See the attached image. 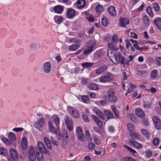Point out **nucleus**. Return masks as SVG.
Returning <instances> with one entry per match:
<instances>
[{
	"label": "nucleus",
	"mask_w": 161,
	"mask_h": 161,
	"mask_svg": "<svg viewBox=\"0 0 161 161\" xmlns=\"http://www.w3.org/2000/svg\"><path fill=\"white\" fill-rule=\"evenodd\" d=\"M112 52V51H109L108 56L112 61L115 64H118V62H119L123 64L126 65L129 64V63L133 62V57L132 56H129L130 59L129 60L125 58L119 52L116 53L115 54H114Z\"/></svg>",
	"instance_id": "obj_1"
},
{
	"label": "nucleus",
	"mask_w": 161,
	"mask_h": 161,
	"mask_svg": "<svg viewBox=\"0 0 161 161\" xmlns=\"http://www.w3.org/2000/svg\"><path fill=\"white\" fill-rule=\"evenodd\" d=\"M108 96H105L104 98L106 101L111 103L116 102L117 98L114 94V92L113 89H110L108 91Z\"/></svg>",
	"instance_id": "obj_2"
},
{
	"label": "nucleus",
	"mask_w": 161,
	"mask_h": 161,
	"mask_svg": "<svg viewBox=\"0 0 161 161\" xmlns=\"http://www.w3.org/2000/svg\"><path fill=\"white\" fill-rule=\"evenodd\" d=\"M45 124V120L43 117H41L37 121L35 122L34 126L36 130L39 131H41L43 130Z\"/></svg>",
	"instance_id": "obj_3"
},
{
	"label": "nucleus",
	"mask_w": 161,
	"mask_h": 161,
	"mask_svg": "<svg viewBox=\"0 0 161 161\" xmlns=\"http://www.w3.org/2000/svg\"><path fill=\"white\" fill-rule=\"evenodd\" d=\"M28 158L30 161H35L36 159V154L34 147L30 146L28 152Z\"/></svg>",
	"instance_id": "obj_4"
},
{
	"label": "nucleus",
	"mask_w": 161,
	"mask_h": 161,
	"mask_svg": "<svg viewBox=\"0 0 161 161\" xmlns=\"http://www.w3.org/2000/svg\"><path fill=\"white\" fill-rule=\"evenodd\" d=\"M51 69V64L49 62H47L44 63L40 69L42 72H44L46 73L50 72Z\"/></svg>",
	"instance_id": "obj_5"
},
{
	"label": "nucleus",
	"mask_w": 161,
	"mask_h": 161,
	"mask_svg": "<svg viewBox=\"0 0 161 161\" xmlns=\"http://www.w3.org/2000/svg\"><path fill=\"white\" fill-rule=\"evenodd\" d=\"M37 145V146L35 147V149H38L40 153L41 152L44 154H46L47 153V150L45 146L42 142H38Z\"/></svg>",
	"instance_id": "obj_6"
},
{
	"label": "nucleus",
	"mask_w": 161,
	"mask_h": 161,
	"mask_svg": "<svg viewBox=\"0 0 161 161\" xmlns=\"http://www.w3.org/2000/svg\"><path fill=\"white\" fill-rule=\"evenodd\" d=\"M112 74L108 72L107 75L101 77L99 81L102 82H110L112 80Z\"/></svg>",
	"instance_id": "obj_7"
},
{
	"label": "nucleus",
	"mask_w": 161,
	"mask_h": 161,
	"mask_svg": "<svg viewBox=\"0 0 161 161\" xmlns=\"http://www.w3.org/2000/svg\"><path fill=\"white\" fill-rule=\"evenodd\" d=\"M76 135L80 140L83 142L84 140L85 136L82 129L80 127H78L76 130Z\"/></svg>",
	"instance_id": "obj_8"
},
{
	"label": "nucleus",
	"mask_w": 161,
	"mask_h": 161,
	"mask_svg": "<svg viewBox=\"0 0 161 161\" xmlns=\"http://www.w3.org/2000/svg\"><path fill=\"white\" fill-rule=\"evenodd\" d=\"M66 127L69 131H71L73 128V125L72 120L69 119L68 116L64 119Z\"/></svg>",
	"instance_id": "obj_9"
},
{
	"label": "nucleus",
	"mask_w": 161,
	"mask_h": 161,
	"mask_svg": "<svg viewBox=\"0 0 161 161\" xmlns=\"http://www.w3.org/2000/svg\"><path fill=\"white\" fill-rule=\"evenodd\" d=\"M153 121L156 128L158 130L161 129V122L159 118L157 116L153 117Z\"/></svg>",
	"instance_id": "obj_10"
},
{
	"label": "nucleus",
	"mask_w": 161,
	"mask_h": 161,
	"mask_svg": "<svg viewBox=\"0 0 161 161\" xmlns=\"http://www.w3.org/2000/svg\"><path fill=\"white\" fill-rule=\"evenodd\" d=\"M108 69L106 65H103L97 69L95 71V73L98 75L104 73Z\"/></svg>",
	"instance_id": "obj_11"
},
{
	"label": "nucleus",
	"mask_w": 161,
	"mask_h": 161,
	"mask_svg": "<svg viewBox=\"0 0 161 161\" xmlns=\"http://www.w3.org/2000/svg\"><path fill=\"white\" fill-rule=\"evenodd\" d=\"M71 115L74 118L78 119L80 117V115L77 110L75 108H72L70 110Z\"/></svg>",
	"instance_id": "obj_12"
},
{
	"label": "nucleus",
	"mask_w": 161,
	"mask_h": 161,
	"mask_svg": "<svg viewBox=\"0 0 161 161\" xmlns=\"http://www.w3.org/2000/svg\"><path fill=\"white\" fill-rule=\"evenodd\" d=\"M52 118L53 119L54 124L56 126V128H59L60 124V119L58 116L56 114H54Z\"/></svg>",
	"instance_id": "obj_13"
},
{
	"label": "nucleus",
	"mask_w": 161,
	"mask_h": 161,
	"mask_svg": "<svg viewBox=\"0 0 161 161\" xmlns=\"http://www.w3.org/2000/svg\"><path fill=\"white\" fill-rule=\"evenodd\" d=\"M9 152L10 156L13 157L14 159L18 158V156L16 150L14 148L11 147L9 148Z\"/></svg>",
	"instance_id": "obj_14"
},
{
	"label": "nucleus",
	"mask_w": 161,
	"mask_h": 161,
	"mask_svg": "<svg viewBox=\"0 0 161 161\" xmlns=\"http://www.w3.org/2000/svg\"><path fill=\"white\" fill-rule=\"evenodd\" d=\"M129 143L132 146L138 149H140L142 147V145L135 140H130L129 141Z\"/></svg>",
	"instance_id": "obj_15"
},
{
	"label": "nucleus",
	"mask_w": 161,
	"mask_h": 161,
	"mask_svg": "<svg viewBox=\"0 0 161 161\" xmlns=\"http://www.w3.org/2000/svg\"><path fill=\"white\" fill-rule=\"evenodd\" d=\"M64 7L61 5L55 6L53 8L54 11L56 13L60 14L63 11Z\"/></svg>",
	"instance_id": "obj_16"
},
{
	"label": "nucleus",
	"mask_w": 161,
	"mask_h": 161,
	"mask_svg": "<svg viewBox=\"0 0 161 161\" xmlns=\"http://www.w3.org/2000/svg\"><path fill=\"white\" fill-rule=\"evenodd\" d=\"M75 11L73 9H69L67 12V17L68 18H71L74 17L75 14Z\"/></svg>",
	"instance_id": "obj_17"
},
{
	"label": "nucleus",
	"mask_w": 161,
	"mask_h": 161,
	"mask_svg": "<svg viewBox=\"0 0 161 161\" xmlns=\"http://www.w3.org/2000/svg\"><path fill=\"white\" fill-rule=\"evenodd\" d=\"M86 4L85 0H79L76 3L77 7L80 8H82L85 7Z\"/></svg>",
	"instance_id": "obj_18"
},
{
	"label": "nucleus",
	"mask_w": 161,
	"mask_h": 161,
	"mask_svg": "<svg viewBox=\"0 0 161 161\" xmlns=\"http://www.w3.org/2000/svg\"><path fill=\"white\" fill-rule=\"evenodd\" d=\"M107 9L110 15L113 16H114L116 15V12L114 7L113 6H109L108 8Z\"/></svg>",
	"instance_id": "obj_19"
},
{
	"label": "nucleus",
	"mask_w": 161,
	"mask_h": 161,
	"mask_svg": "<svg viewBox=\"0 0 161 161\" xmlns=\"http://www.w3.org/2000/svg\"><path fill=\"white\" fill-rule=\"evenodd\" d=\"M104 114L107 118L108 119L114 118V116L113 113L109 110H104Z\"/></svg>",
	"instance_id": "obj_20"
},
{
	"label": "nucleus",
	"mask_w": 161,
	"mask_h": 161,
	"mask_svg": "<svg viewBox=\"0 0 161 161\" xmlns=\"http://www.w3.org/2000/svg\"><path fill=\"white\" fill-rule=\"evenodd\" d=\"M30 47L31 50H36L40 47V44L37 42L32 43L30 45Z\"/></svg>",
	"instance_id": "obj_21"
},
{
	"label": "nucleus",
	"mask_w": 161,
	"mask_h": 161,
	"mask_svg": "<svg viewBox=\"0 0 161 161\" xmlns=\"http://www.w3.org/2000/svg\"><path fill=\"white\" fill-rule=\"evenodd\" d=\"M27 143L26 138L25 137H23L21 142V146L24 150H25L26 149Z\"/></svg>",
	"instance_id": "obj_22"
},
{
	"label": "nucleus",
	"mask_w": 161,
	"mask_h": 161,
	"mask_svg": "<svg viewBox=\"0 0 161 161\" xmlns=\"http://www.w3.org/2000/svg\"><path fill=\"white\" fill-rule=\"evenodd\" d=\"M96 42L93 40H90L87 42L86 46L87 48L93 49V47L96 45Z\"/></svg>",
	"instance_id": "obj_23"
},
{
	"label": "nucleus",
	"mask_w": 161,
	"mask_h": 161,
	"mask_svg": "<svg viewBox=\"0 0 161 161\" xmlns=\"http://www.w3.org/2000/svg\"><path fill=\"white\" fill-rule=\"evenodd\" d=\"M136 113L138 117L141 118H143L145 116L144 112L140 108H137L136 110Z\"/></svg>",
	"instance_id": "obj_24"
},
{
	"label": "nucleus",
	"mask_w": 161,
	"mask_h": 161,
	"mask_svg": "<svg viewBox=\"0 0 161 161\" xmlns=\"http://www.w3.org/2000/svg\"><path fill=\"white\" fill-rule=\"evenodd\" d=\"M108 46L110 49L108 50L107 53H108L109 51H112L113 54H115L113 53V50H117L118 49L116 48V46L112 43H109L108 44Z\"/></svg>",
	"instance_id": "obj_25"
},
{
	"label": "nucleus",
	"mask_w": 161,
	"mask_h": 161,
	"mask_svg": "<svg viewBox=\"0 0 161 161\" xmlns=\"http://www.w3.org/2000/svg\"><path fill=\"white\" fill-rule=\"evenodd\" d=\"M154 22L158 28L161 30V18H159L155 19Z\"/></svg>",
	"instance_id": "obj_26"
},
{
	"label": "nucleus",
	"mask_w": 161,
	"mask_h": 161,
	"mask_svg": "<svg viewBox=\"0 0 161 161\" xmlns=\"http://www.w3.org/2000/svg\"><path fill=\"white\" fill-rule=\"evenodd\" d=\"M88 87L91 90H96L98 89V87L97 85L95 83H90L88 85Z\"/></svg>",
	"instance_id": "obj_27"
},
{
	"label": "nucleus",
	"mask_w": 161,
	"mask_h": 161,
	"mask_svg": "<svg viewBox=\"0 0 161 161\" xmlns=\"http://www.w3.org/2000/svg\"><path fill=\"white\" fill-rule=\"evenodd\" d=\"M95 114L100 118L103 120L105 119V117L103 113L99 109H97L95 111Z\"/></svg>",
	"instance_id": "obj_28"
},
{
	"label": "nucleus",
	"mask_w": 161,
	"mask_h": 161,
	"mask_svg": "<svg viewBox=\"0 0 161 161\" xmlns=\"http://www.w3.org/2000/svg\"><path fill=\"white\" fill-rule=\"evenodd\" d=\"M80 46V44H73L70 45L69 47V49L70 51H75Z\"/></svg>",
	"instance_id": "obj_29"
},
{
	"label": "nucleus",
	"mask_w": 161,
	"mask_h": 161,
	"mask_svg": "<svg viewBox=\"0 0 161 161\" xmlns=\"http://www.w3.org/2000/svg\"><path fill=\"white\" fill-rule=\"evenodd\" d=\"M56 136L57 138L58 139H61V134L59 128H57L55 132H53Z\"/></svg>",
	"instance_id": "obj_30"
},
{
	"label": "nucleus",
	"mask_w": 161,
	"mask_h": 161,
	"mask_svg": "<svg viewBox=\"0 0 161 161\" xmlns=\"http://www.w3.org/2000/svg\"><path fill=\"white\" fill-rule=\"evenodd\" d=\"M36 153L37 159L40 161L42 160L43 159V156L42 153H39V151L38 149H36Z\"/></svg>",
	"instance_id": "obj_31"
},
{
	"label": "nucleus",
	"mask_w": 161,
	"mask_h": 161,
	"mask_svg": "<svg viewBox=\"0 0 161 161\" xmlns=\"http://www.w3.org/2000/svg\"><path fill=\"white\" fill-rule=\"evenodd\" d=\"M49 128L50 130L53 133L56 130L54 126L53 125L51 121H49L48 123Z\"/></svg>",
	"instance_id": "obj_32"
},
{
	"label": "nucleus",
	"mask_w": 161,
	"mask_h": 161,
	"mask_svg": "<svg viewBox=\"0 0 161 161\" xmlns=\"http://www.w3.org/2000/svg\"><path fill=\"white\" fill-rule=\"evenodd\" d=\"M94 64V63L86 62L82 63V65L83 67L86 68H90Z\"/></svg>",
	"instance_id": "obj_33"
},
{
	"label": "nucleus",
	"mask_w": 161,
	"mask_h": 161,
	"mask_svg": "<svg viewBox=\"0 0 161 161\" xmlns=\"http://www.w3.org/2000/svg\"><path fill=\"white\" fill-rule=\"evenodd\" d=\"M151 107V104L150 102L147 101H144V108L146 109L150 108Z\"/></svg>",
	"instance_id": "obj_34"
},
{
	"label": "nucleus",
	"mask_w": 161,
	"mask_h": 161,
	"mask_svg": "<svg viewBox=\"0 0 161 161\" xmlns=\"http://www.w3.org/2000/svg\"><path fill=\"white\" fill-rule=\"evenodd\" d=\"M85 136L86 139L89 142H91L92 140V136L89 132L88 130H86L85 131Z\"/></svg>",
	"instance_id": "obj_35"
},
{
	"label": "nucleus",
	"mask_w": 161,
	"mask_h": 161,
	"mask_svg": "<svg viewBox=\"0 0 161 161\" xmlns=\"http://www.w3.org/2000/svg\"><path fill=\"white\" fill-rule=\"evenodd\" d=\"M141 130L143 135L146 137H148L150 136V134L147 130L142 129Z\"/></svg>",
	"instance_id": "obj_36"
},
{
	"label": "nucleus",
	"mask_w": 161,
	"mask_h": 161,
	"mask_svg": "<svg viewBox=\"0 0 161 161\" xmlns=\"http://www.w3.org/2000/svg\"><path fill=\"white\" fill-rule=\"evenodd\" d=\"M0 154L3 156H6L8 154V151L5 148L1 147Z\"/></svg>",
	"instance_id": "obj_37"
},
{
	"label": "nucleus",
	"mask_w": 161,
	"mask_h": 161,
	"mask_svg": "<svg viewBox=\"0 0 161 161\" xmlns=\"http://www.w3.org/2000/svg\"><path fill=\"white\" fill-rule=\"evenodd\" d=\"M101 22L102 25L104 26H106L108 24V21L107 18L106 17H103L102 19Z\"/></svg>",
	"instance_id": "obj_38"
},
{
	"label": "nucleus",
	"mask_w": 161,
	"mask_h": 161,
	"mask_svg": "<svg viewBox=\"0 0 161 161\" xmlns=\"http://www.w3.org/2000/svg\"><path fill=\"white\" fill-rule=\"evenodd\" d=\"M158 71L157 69H154L153 70L151 73V76L152 78H156L158 75Z\"/></svg>",
	"instance_id": "obj_39"
},
{
	"label": "nucleus",
	"mask_w": 161,
	"mask_h": 161,
	"mask_svg": "<svg viewBox=\"0 0 161 161\" xmlns=\"http://www.w3.org/2000/svg\"><path fill=\"white\" fill-rule=\"evenodd\" d=\"M118 36L116 34H114L112 37V42L114 44H116L118 42Z\"/></svg>",
	"instance_id": "obj_40"
},
{
	"label": "nucleus",
	"mask_w": 161,
	"mask_h": 161,
	"mask_svg": "<svg viewBox=\"0 0 161 161\" xmlns=\"http://www.w3.org/2000/svg\"><path fill=\"white\" fill-rule=\"evenodd\" d=\"M142 123L144 125L146 126H148L150 124L149 120L147 118H144L142 119Z\"/></svg>",
	"instance_id": "obj_41"
},
{
	"label": "nucleus",
	"mask_w": 161,
	"mask_h": 161,
	"mask_svg": "<svg viewBox=\"0 0 161 161\" xmlns=\"http://www.w3.org/2000/svg\"><path fill=\"white\" fill-rule=\"evenodd\" d=\"M9 138L12 141H14L16 139V136L15 134L12 132H10L8 134Z\"/></svg>",
	"instance_id": "obj_42"
},
{
	"label": "nucleus",
	"mask_w": 161,
	"mask_h": 161,
	"mask_svg": "<svg viewBox=\"0 0 161 161\" xmlns=\"http://www.w3.org/2000/svg\"><path fill=\"white\" fill-rule=\"evenodd\" d=\"M112 110L114 111L115 115L117 117H118L119 114V111L115 107H113L112 108Z\"/></svg>",
	"instance_id": "obj_43"
},
{
	"label": "nucleus",
	"mask_w": 161,
	"mask_h": 161,
	"mask_svg": "<svg viewBox=\"0 0 161 161\" xmlns=\"http://www.w3.org/2000/svg\"><path fill=\"white\" fill-rule=\"evenodd\" d=\"M153 144L155 146L158 145L159 144V140L158 138L157 137H154L153 140Z\"/></svg>",
	"instance_id": "obj_44"
},
{
	"label": "nucleus",
	"mask_w": 161,
	"mask_h": 161,
	"mask_svg": "<svg viewBox=\"0 0 161 161\" xmlns=\"http://www.w3.org/2000/svg\"><path fill=\"white\" fill-rule=\"evenodd\" d=\"M119 25L121 27H126V25L123 18H120L119 20Z\"/></svg>",
	"instance_id": "obj_45"
},
{
	"label": "nucleus",
	"mask_w": 161,
	"mask_h": 161,
	"mask_svg": "<svg viewBox=\"0 0 161 161\" xmlns=\"http://www.w3.org/2000/svg\"><path fill=\"white\" fill-rule=\"evenodd\" d=\"M82 99L84 103H87L89 101V97L87 96L83 95L82 97Z\"/></svg>",
	"instance_id": "obj_46"
},
{
	"label": "nucleus",
	"mask_w": 161,
	"mask_h": 161,
	"mask_svg": "<svg viewBox=\"0 0 161 161\" xmlns=\"http://www.w3.org/2000/svg\"><path fill=\"white\" fill-rule=\"evenodd\" d=\"M156 62L159 66H161V57H156Z\"/></svg>",
	"instance_id": "obj_47"
},
{
	"label": "nucleus",
	"mask_w": 161,
	"mask_h": 161,
	"mask_svg": "<svg viewBox=\"0 0 161 161\" xmlns=\"http://www.w3.org/2000/svg\"><path fill=\"white\" fill-rule=\"evenodd\" d=\"M103 6L100 5H97L96 7V10L97 13H100L102 11Z\"/></svg>",
	"instance_id": "obj_48"
},
{
	"label": "nucleus",
	"mask_w": 161,
	"mask_h": 161,
	"mask_svg": "<svg viewBox=\"0 0 161 161\" xmlns=\"http://www.w3.org/2000/svg\"><path fill=\"white\" fill-rule=\"evenodd\" d=\"M153 7L154 10L157 11H158L160 8L158 4L157 3L153 4Z\"/></svg>",
	"instance_id": "obj_49"
},
{
	"label": "nucleus",
	"mask_w": 161,
	"mask_h": 161,
	"mask_svg": "<svg viewBox=\"0 0 161 161\" xmlns=\"http://www.w3.org/2000/svg\"><path fill=\"white\" fill-rule=\"evenodd\" d=\"M2 141L3 142L5 143L7 145H9L10 144H11V141L9 140L8 139L5 138L3 137L2 138Z\"/></svg>",
	"instance_id": "obj_50"
},
{
	"label": "nucleus",
	"mask_w": 161,
	"mask_h": 161,
	"mask_svg": "<svg viewBox=\"0 0 161 161\" xmlns=\"http://www.w3.org/2000/svg\"><path fill=\"white\" fill-rule=\"evenodd\" d=\"M147 12L150 16L153 15V14L152 11V9L151 7H148L147 9Z\"/></svg>",
	"instance_id": "obj_51"
},
{
	"label": "nucleus",
	"mask_w": 161,
	"mask_h": 161,
	"mask_svg": "<svg viewBox=\"0 0 161 161\" xmlns=\"http://www.w3.org/2000/svg\"><path fill=\"white\" fill-rule=\"evenodd\" d=\"M124 146L129 152L133 153H136V151L135 150L133 149L132 148H130L128 146L125 145Z\"/></svg>",
	"instance_id": "obj_52"
},
{
	"label": "nucleus",
	"mask_w": 161,
	"mask_h": 161,
	"mask_svg": "<svg viewBox=\"0 0 161 161\" xmlns=\"http://www.w3.org/2000/svg\"><path fill=\"white\" fill-rule=\"evenodd\" d=\"M93 51V50L92 49V48L91 49L90 48H88V49H85L83 52V53L84 54L86 55L88 53H89Z\"/></svg>",
	"instance_id": "obj_53"
},
{
	"label": "nucleus",
	"mask_w": 161,
	"mask_h": 161,
	"mask_svg": "<svg viewBox=\"0 0 161 161\" xmlns=\"http://www.w3.org/2000/svg\"><path fill=\"white\" fill-rule=\"evenodd\" d=\"M143 19L144 21H145V23H147L149 24L150 23V21L149 20L148 17L146 15L144 16L143 18Z\"/></svg>",
	"instance_id": "obj_54"
},
{
	"label": "nucleus",
	"mask_w": 161,
	"mask_h": 161,
	"mask_svg": "<svg viewBox=\"0 0 161 161\" xmlns=\"http://www.w3.org/2000/svg\"><path fill=\"white\" fill-rule=\"evenodd\" d=\"M95 147V144L92 142H90L88 145L87 147L89 149L94 148Z\"/></svg>",
	"instance_id": "obj_55"
},
{
	"label": "nucleus",
	"mask_w": 161,
	"mask_h": 161,
	"mask_svg": "<svg viewBox=\"0 0 161 161\" xmlns=\"http://www.w3.org/2000/svg\"><path fill=\"white\" fill-rule=\"evenodd\" d=\"M24 130V129L22 128H14L13 130L16 132H20L21 131H23Z\"/></svg>",
	"instance_id": "obj_56"
},
{
	"label": "nucleus",
	"mask_w": 161,
	"mask_h": 161,
	"mask_svg": "<svg viewBox=\"0 0 161 161\" xmlns=\"http://www.w3.org/2000/svg\"><path fill=\"white\" fill-rule=\"evenodd\" d=\"M125 161H136L134 159L130 157H125L124 158Z\"/></svg>",
	"instance_id": "obj_57"
},
{
	"label": "nucleus",
	"mask_w": 161,
	"mask_h": 161,
	"mask_svg": "<svg viewBox=\"0 0 161 161\" xmlns=\"http://www.w3.org/2000/svg\"><path fill=\"white\" fill-rule=\"evenodd\" d=\"M97 125L100 127H102L103 126V123L101 120L98 118V120H97L95 121Z\"/></svg>",
	"instance_id": "obj_58"
},
{
	"label": "nucleus",
	"mask_w": 161,
	"mask_h": 161,
	"mask_svg": "<svg viewBox=\"0 0 161 161\" xmlns=\"http://www.w3.org/2000/svg\"><path fill=\"white\" fill-rule=\"evenodd\" d=\"M82 117L83 119L85 122H87L89 121L88 119V117L87 115L84 114L82 115Z\"/></svg>",
	"instance_id": "obj_59"
},
{
	"label": "nucleus",
	"mask_w": 161,
	"mask_h": 161,
	"mask_svg": "<svg viewBox=\"0 0 161 161\" xmlns=\"http://www.w3.org/2000/svg\"><path fill=\"white\" fill-rule=\"evenodd\" d=\"M127 128L130 131H133V128L132 127V125L130 123H128L127 125Z\"/></svg>",
	"instance_id": "obj_60"
},
{
	"label": "nucleus",
	"mask_w": 161,
	"mask_h": 161,
	"mask_svg": "<svg viewBox=\"0 0 161 161\" xmlns=\"http://www.w3.org/2000/svg\"><path fill=\"white\" fill-rule=\"evenodd\" d=\"M63 20V19L62 17H60L58 18L57 20L56 21V23L58 24H60Z\"/></svg>",
	"instance_id": "obj_61"
},
{
	"label": "nucleus",
	"mask_w": 161,
	"mask_h": 161,
	"mask_svg": "<svg viewBox=\"0 0 161 161\" xmlns=\"http://www.w3.org/2000/svg\"><path fill=\"white\" fill-rule=\"evenodd\" d=\"M146 156L148 157H150L152 155V153L150 150H147L146 152Z\"/></svg>",
	"instance_id": "obj_62"
},
{
	"label": "nucleus",
	"mask_w": 161,
	"mask_h": 161,
	"mask_svg": "<svg viewBox=\"0 0 161 161\" xmlns=\"http://www.w3.org/2000/svg\"><path fill=\"white\" fill-rule=\"evenodd\" d=\"M67 137L68 136V131L67 130H63L62 133V137Z\"/></svg>",
	"instance_id": "obj_63"
},
{
	"label": "nucleus",
	"mask_w": 161,
	"mask_h": 161,
	"mask_svg": "<svg viewBox=\"0 0 161 161\" xmlns=\"http://www.w3.org/2000/svg\"><path fill=\"white\" fill-rule=\"evenodd\" d=\"M7 159L8 161H14L18 159H14L13 157H12L10 156H8L7 157Z\"/></svg>",
	"instance_id": "obj_64"
}]
</instances>
